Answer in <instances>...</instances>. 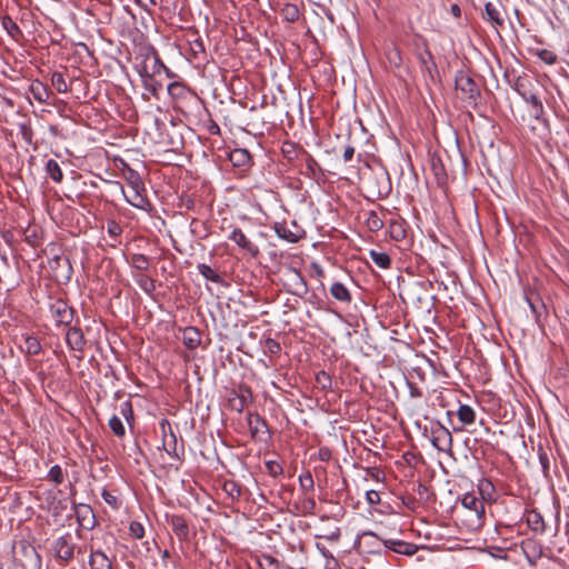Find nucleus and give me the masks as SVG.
Segmentation results:
<instances>
[{"mask_svg": "<svg viewBox=\"0 0 569 569\" xmlns=\"http://www.w3.org/2000/svg\"><path fill=\"white\" fill-rule=\"evenodd\" d=\"M363 184L367 192L377 199L387 198L392 190L389 173L385 168L372 170L367 177H365Z\"/></svg>", "mask_w": 569, "mask_h": 569, "instance_id": "f257e3e1", "label": "nucleus"}, {"mask_svg": "<svg viewBox=\"0 0 569 569\" xmlns=\"http://www.w3.org/2000/svg\"><path fill=\"white\" fill-rule=\"evenodd\" d=\"M455 88L460 99L471 108H476L480 100V88L476 81L463 70H458L455 76Z\"/></svg>", "mask_w": 569, "mask_h": 569, "instance_id": "f03ea898", "label": "nucleus"}, {"mask_svg": "<svg viewBox=\"0 0 569 569\" xmlns=\"http://www.w3.org/2000/svg\"><path fill=\"white\" fill-rule=\"evenodd\" d=\"M77 548L74 537L71 532H64L57 537L52 540L50 546L54 559L62 566H67L73 560Z\"/></svg>", "mask_w": 569, "mask_h": 569, "instance_id": "7ed1b4c3", "label": "nucleus"}, {"mask_svg": "<svg viewBox=\"0 0 569 569\" xmlns=\"http://www.w3.org/2000/svg\"><path fill=\"white\" fill-rule=\"evenodd\" d=\"M14 561L22 569H41V556L36 547L28 541L21 540L17 547L13 548Z\"/></svg>", "mask_w": 569, "mask_h": 569, "instance_id": "20e7f679", "label": "nucleus"}, {"mask_svg": "<svg viewBox=\"0 0 569 569\" xmlns=\"http://www.w3.org/2000/svg\"><path fill=\"white\" fill-rule=\"evenodd\" d=\"M461 506L469 512V526L479 529L485 522V502L475 493L467 492L461 498Z\"/></svg>", "mask_w": 569, "mask_h": 569, "instance_id": "39448f33", "label": "nucleus"}, {"mask_svg": "<svg viewBox=\"0 0 569 569\" xmlns=\"http://www.w3.org/2000/svg\"><path fill=\"white\" fill-rule=\"evenodd\" d=\"M49 312L57 326H69L74 318V309L60 298L50 301Z\"/></svg>", "mask_w": 569, "mask_h": 569, "instance_id": "423d86ee", "label": "nucleus"}, {"mask_svg": "<svg viewBox=\"0 0 569 569\" xmlns=\"http://www.w3.org/2000/svg\"><path fill=\"white\" fill-rule=\"evenodd\" d=\"M385 537L372 531H363L357 541V547L362 553H380L383 547Z\"/></svg>", "mask_w": 569, "mask_h": 569, "instance_id": "0eeeda50", "label": "nucleus"}, {"mask_svg": "<svg viewBox=\"0 0 569 569\" xmlns=\"http://www.w3.org/2000/svg\"><path fill=\"white\" fill-rule=\"evenodd\" d=\"M273 230L280 239L291 243L298 242L305 237V230L301 229L296 221H291L290 224L287 222H276Z\"/></svg>", "mask_w": 569, "mask_h": 569, "instance_id": "6e6552de", "label": "nucleus"}, {"mask_svg": "<svg viewBox=\"0 0 569 569\" xmlns=\"http://www.w3.org/2000/svg\"><path fill=\"white\" fill-rule=\"evenodd\" d=\"M116 183L119 184L122 193L126 197V200L132 207H134L137 209L144 210V211H151L152 204H151V202L149 201V199L147 197V189L144 187V182H141V188L131 187L130 188L131 189V194H129V196H127L124 193L123 187L119 182H116Z\"/></svg>", "mask_w": 569, "mask_h": 569, "instance_id": "1a4fd4ad", "label": "nucleus"}, {"mask_svg": "<svg viewBox=\"0 0 569 569\" xmlns=\"http://www.w3.org/2000/svg\"><path fill=\"white\" fill-rule=\"evenodd\" d=\"M423 50L417 53V58L420 63L422 72L427 73L429 79L435 82L438 77V67L435 61L433 54L431 53L426 40L422 42Z\"/></svg>", "mask_w": 569, "mask_h": 569, "instance_id": "9d476101", "label": "nucleus"}, {"mask_svg": "<svg viewBox=\"0 0 569 569\" xmlns=\"http://www.w3.org/2000/svg\"><path fill=\"white\" fill-rule=\"evenodd\" d=\"M431 442L438 451L449 452L452 449V436L448 428L442 425L431 429Z\"/></svg>", "mask_w": 569, "mask_h": 569, "instance_id": "9b49d317", "label": "nucleus"}, {"mask_svg": "<svg viewBox=\"0 0 569 569\" xmlns=\"http://www.w3.org/2000/svg\"><path fill=\"white\" fill-rule=\"evenodd\" d=\"M288 291L298 297H303L308 292V284L301 272L296 268H290L287 273Z\"/></svg>", "mask_w": 569, "mask_h": 569, "instance_id": "f8f14e48", "label": "nucleus"}, {"mask_svg": "<svg viewBox=\"0 0 569 569\" xmlns=\"http://www.w3.org/2000/svg\"><path fill=\"white\" fill-rule=\"evenodd\" d=\"M74 515L79 527L86 530H92L96 526V516L92 508L86 503H79L74 507Z\"/></svg>", "mask_w": 569, "mask_h": 569, "instance_id": "ddd939ff", "label": "nucleus"}, {"mask_svg": "<svg viewBox=\"0 0 569 569\" xmlns=\"http://www.w3.org/2000/svg\"><path fill=\"white\" fill-rule=\"evenodd\" d=\"M521 550L529 562V565L535 566L537 561L542 557L543 555V547L542 545L536 540V539H525L521 541Z\"/></svg>", "mask_w": 569, "mask_h": 569, "instance_id": "4468645a", "label": "nucleus"}, {"mask_svg": "<svg viewBox=\"0 0 569 569\" xmlns=\"http://www.w3.org/2000/svg\"><path fill=\"white\" fill-rule=\"evenodd\" d=\"M228 238L239 248L246 250L251 257L256 258L259 256L260 251L258 246L249 240L240 228H234Z\"/></svg>", "mask_w": 569, "mask_h": 569, "instance_id": "2eb2a0df", "label": "nucleus"}, {"mask_svg": "<svg viewBox=\"0 0 569 569\" xmlns=\"http://www.w3.org/2000/svg\"><path fill=\"white\" fill-rule=\"evenodd\" d=\"M167 523L171 527L172 532L180 541L189 539V526L186 519L180 515H167Z\"/></svg>", "mask_w": 569, "mask_h": 569, "instance_id": "dca6fc26", "label": "nucleus"}, {"mask_svg": "<svg viewBox=\"0 0 569 569\" xmlns=\"http://www.w3.org/2000/svg\"><path fill=\"white\" fill-rule=\"evenodd\" d=\"M383 547L389 551L403 556H413L419 549L415 543L392 538L383 539Z\"/></svg>", "mask_w": 569, "mask_h": 569, "instance_id": "f3484780", "label": "nucleus"}, {"mask_svg": "<svg viewBox=\"0 0 569 569\" xmlns=\"http://www.w3.org/2000/svg\"><path fill=\"white\" fill-rule=\"evenodd\" d=\"M66 343L71 350L78 351L80 353L83 352L87 340L80 327H69L66 332Z\"/></svg>", "mask_w": 569, "mask_h": 569, "instance_id": "a211bd4d", "label": "nucleus"}, {"mask_svg": "<svg viewBox=\"0 0 569 569\" xmlns=\"http://www.w3.org/2000/svg\"><path fill=\"white\" fill-rule=\"evenodd\" d=\"M247 421L252 438L262 439V436H269L268 425L260 415L249 412Z\"/></svg>", "mask_w": 569, "mask_h": 569, "instance_id": "6ab92c4d", "label": "nucleus"}, {"mask_svg": "<svg viewBox=\"0 0 569 569\" xmlns=\"http://www.w3.org/2000/svg\"><path fill=\"white\" fill-rule=\"evenodd\" d=\"M525 519L529 529L538 535H543L546 532L547 526L542 515L536 510L531 509L526 511Z\"/></svg>", "mask_w": 569, "mask_h": 569, "instance_id": "aec40b11", "label": "nucleus"}, {"mask_svg": "<svg viewBox=\"0 0 569 569\" xmlns=\"http://www.w3.org/2000/svg\"><path fill=\"white\" fill-rule=\"evenodd\" d=\"M89 566L91 569H112V562L101 549L90 547Z\"/></svg>", "mask_w": 569, "mask_h": 569, "instance_id": "412c9836", "label": "nucleus"}, {"mask_svg": "<svg viewBox=\"0 0 569 569\" xmlns=\"http://www.w3.org/2000/svg\"><path fill=\"white\" fill-rule=\"evenodd\" d=\"M229 160L233 167L247 169L251 164V154L247 149L237 148L229 153Z\"/></svg>", "mask_w": 569, "mask_h": 569, "instance_id": "4be33fe9", "label": "nucleus"}, {"mask_svg": "<svg viewBox=\"0 0 569 569\" xmlns=\"http://www.w3.org/2000/svg\"><path fill=\"white\" fill-rule=\"evenodd\" d=\"M29 92L32 94L33 99H36L40 103H48L51 91L47 84L41 82L40 80H33L29 87Z\"/></svg>", "mask_w": 569, "mask_h": 569, "instance_id": "5701e85b", "label": "nucleus"}, {"mask_svg": "<svg viewBox=\"0 0 569 569\" xmlns=\"http://www.w3.org/2000/svg\"><path fill=\"white\" fill-rule=\"evenodd\" d=\"M182 342L188 349L194 350L201 343L200 331L196 327H187L182 331Z\"/></svg>", "mask_w": 569, "mask_h": 569, "instance_id": "b1692460", "label": "nucleus"}, {"mask_svg": "<svg viewBox=\"0 0 569 569\" xmlns=\"http://www.w3.org/2000/svg\"><path fill=\"white\" fill-rule=\"evenodd\" d=\"M252 395L249 388L240 389L234 398L230 399L231 409L241 412L251 402Z\"/></svg>", "mask_w": 569, "mask_h": 569, "instance_id": "393cba45", "label": "nucleus"}, {"mask_svg": "<svg viewBox=\"0 0 569 569\" xmlns=\"http://www.w3.org/2000/svg\"><path fill=\"white\" fill-rule=\"evenodd\" d=\"M330 293L336 300H338L342 303H346V305H349L352 300V296H351L350 291L348 290V288L339 281L333 282L331 284Z\"/></svg>", "mask_w": 569, "mask_h": 569, "instance_id": "a878e982", "label": "nucleus"}, {"mask_svg": "<svg viewBox=\"0 0 569 569\" xmlns=\"http://www.w3.org/2000/svg\"><path fill=\"white\" fill-rule=\"evenodd\" d=\"M197 269L199 273L208 281L221 284V286H228V283L224 281V279L219 274L218 271L212 269L210 266L206 263H199L197 266Z\"/></svg>", "mask_w": 569, "mask_h": 569, "instance_id": "bb28decb", "label": "nucleus"}, {"mask_svg": "<svg viewBox=\"0 0 569 569\" xmlns=\"http://www.w3.org/2000/svg\"><path fill=\"white\" fill-rule=\"evenodd\" d=\"M1 26L12 39L18 40L22 37L21 29L10 16H3L1 18Z\"/></svg>", "mask_w": 569, "mask_h": 569, "instance_id": "cd10ccee", "label": "nucleus"}, {"mask_svg": "<svg viewBox=\"0 0 569 569\" xmlns=\"http://www.w3.org/2000/svg\"><path fill=\"white\" fill-rule=\"evenodd\" d=\"M139 76L141 77L144 88L152 94H157L158 90L161 88V84L154 79L153 74H150L147 71V68L143 67L139 70Z\"/></svg>", "mask_w": 569, "mask_h": 569, "instance_id": "c85d7f7f", "label": "nucleus"}, {"mask_svg": "<svg viewBox=\"0 0 569 569\" xmlns=\"http://www.w3.org/2000/svg\"><path fill=\"white\" fill-rule=\"evenodd\" d=\"M526 300L529 305L531 312L535 315L536 321L540 323L541 320L547 316L546 305L541 300H532V298L529 296L526 297Z\"/></svg>", "mask_w": 569, "mask_h": 569, "instance_id": "c756f323", "label": "nucleus"}, {"mask_svg": "<svg viewBox=\"0 0 569 569\" xmlns=\"http://www.w3.org/2000/svg\"><path fill=\"white\" fill-rule=\"evenodd\" d=\"M457 416L463 426L472 425L476 420V412L469 405H460Z\"/></svg>", "mask_w": 569, "mask_h": 569, "instance_id": "7c9ffc66", "label": "nucleus"}, {"mask_svg": "<svg viewBox=\"0 0 569 569\" xmlns=\"http://www.w3.org/2000/svg\"><path fill=\"white\" fill-rule=\"evenodd\" d=\"M133 278L143 292H146L149 296H152V293L156 290V281L151 277L139 273L136 274Z\"/></svg>", "mask_w": 569, "mask_h": 569, "instance_id": "2f4dec72", "label": "nucleus"}, {"mask_svg": "<svg viewBox=\"0 0 569 569\" xmlns=\"http://www.w3.org/2000/svg\"><path fill=\"white\" fill-rule=\"evenodd\" d=\"M478 491L483 502H491L493 500L495 487L489 480L481 479L478 483Z\"/></svg>", "mask_w": 569, "mask_h": 569, "instance_id": "473e14b6", "label": "nucleus"}, {"mask_svg": "<svg viewBox=\"0 0 569 569\" xmlns=\"http://www.w3.org/2000/svg\"><path fill=\"white\" fill-rule=\"evenodd\" d=\"M281 17L288 22H296L300 17V10L295 3H284L280 10Z\"/></svg>", "mask_w": 569, "mask_h": 569, "instance_id": "72a5a7b5", "label": "nucleus"}, {"mask_svg": "<svg viewBox=\"0 0 569 569\" xmlns=\"http://www.w3.org/2000/svg\"><path fill=\"white\" fill-rule=\"evenodd\" d=\"M46 172L54 182L59 183L63 179L62 170H61L59 163L54 159H49L47 161Z\"/></svg>", "mask_w": 569, "mask_h": 569, "instance_id": "f704fd0d", "label": "nucleus"}, {"mask_svg": "<svg viewBox=\"0 0 569 569\" xmlns=\"http://www.w3.org/2000/svg\"><path fill=\"white\" fill-rule=\"evenodd\" d=\"M129 262L138 271H147L150 266L149 258L143 253H132Z\"/></svg>", "mask_w": 569, "mask_h": 569, "instance_id": "c9c22d12", "label": "nucleus"}, {"mask_svg": "<svg viewBox=\"0 0 569 569\" xmlns=\"http://www.w3.org/2000/svg\"><path fill=\"white\" fill-rule=\"evenodd\" d=\"M256 560L261 569H280L279 560L270 555L261 553L257 556Z\"/></svg>", "mask_w": 569, "mask_h": 569, "instance_id": "e433bc0d", "label": "nucleus"}, {"mask_svg": "<svg viewBox=\"0 0 569 569\" xmlns=\"http://www.w3.org/2000/svg\"><path fill=\"white\" fill-rule=\"evenodd\" d=\"M369 256L373 263L381 269H388L391 264L389 254L383 251L370 250Z\"/></svg>", "mask_w": 569, "mask_h": 569, "instance_id": "4c0bfd02", "label": "nucleus"}, {"mask_svg": "<svg viewBox=\"0 0 569 569\" xmlns=\"http://www.w3.org/2000/svg\"><path fill=\"white\" fill-rule=\"evenodd\" d=\"M366 216L367 217L365 223L370 231L376 232L382 229L383 221L376 211L370 210L366 213Z\"/></svg>", "mask_w": 569, "mask_h": 569, "instance_id": "58836bf2", "label": "nucleus"}, {"mask_svg": "<svg viewBox=\"0 0 569 569\" xmlns=\"http://www.w3.org/2000/svg\"><path fill=\"white\" fill-rule=\"evenodd\" d=\"M51 86L59 92V93H67L69 91L68 83L66 81V78L62 72L54 71L51 74Z\"/></svg>", "mask_w": 569, "mask_h": 569, "instance_id": "ea45409f", "label": "nucleus"}, {"mask_svg": "<svg viewBox=\"0 0 569 569\" xmlns=\"http://www.w3.org/2000/svg\"><path fill=\"white\" fill-rule=\"evenodd\" d=\"M189 47L191 51V56L193 59H198L200 56L206 54V48L202 39L199 36H196L193 39H190Z\"/></svg>", "mask_w": 569, "mask_h": 569, "instance_id": "a19ab883", "label": "nucleus"}, {"mask_svg": "<svg viewBox=\"0 0 569 569\" xmlns=\"http://www.w3.org/2000/svg\"><path fill=\"white\" fill-rule=\"evenodd\" d=\"M485 12H486L487 19L490 22H492L493 24H498V26L502 24L503 20L500 17V11L493 3L487 2L485 4Z\"/></svg>", "mask_w": 569, "mask_h": 569, "instance_id": "79ce46f5", "label": "nucleus"}, {"mask_svg": "<svg viewBox=\"0 0 569 569\" xmlns=\"http://www.w3.org/2000/svg\"><path fill=\"white\" fill-rule=\"evenodd\" d=\"M23 349L28 355L36 356L41 351L40 341L36 337L27 336Z\"/></svg>", "mask_w": 569, "mask_h": 569, "instance_id": "37998d69", "label": "nucleus"}, {"mask_svg": "<svg viewBox=\"0 0 569 569\" xmlns=\"http://www.w3.org/2000/svg\"><path fill=\"white\" fill-rule=\"evenodd\" d=\"M109 428L111 429V431L114 433V436H117L118 438H122L124 437L126 435V428L121 421V419L113 415L110 419H109Z\"/></svg>", "mask_w": 569, "mask_h": 569, "instance_id": "c03bdc74", "label": "nucleus"}, {"mask_svg": "<svg viewBox=\"0 0 569 569\" xmlns=\"http://www.w3.org/2000/svg\"><path fill=\"white\" fill-rule=\"evenodd\" d=\"M47 479L58 486L64 480V471L59 465H54L49 469Z\"/></svg>", "mask_w": 569, "mask_h": 569, "instance_id": "a18cd8bd", "label": "nucleus"}, {"mask_svg": "<svg viewBox=\"0 0 569 569\" xmlns=\"http://www.w3.org/2000/svg\"><path fill=\"white\" fill-rule=\"evenodd\" d=\"M187 92L188 88L181 82L173 81L168 84V93L172 98H183Z\"/></svg>", "mask_w": 569, "mask_h": 569, "instance_id": "49530a36", "label": "nucleus"}, {"mask_svg": "<svg viewBox=\"0 0 569 569\" xmlns=\"http://www.w3.org/2000/svg\"><path fill=\"white\" fill-rule=\"evenodd\" d=\"M122 178L126 180L129 188H131V187L141 188V182H143L140 173L134 169L128 170L127 174H124Z\"/></svg>", "mask_w": 569, "mask_h": 569, "instance_id": "de8ad7c7", "label": "nucleus"}, {"mask_svg": "<svg viewBox=\"0 0 569 569\" xmlns=\"http://www.w3.org/2000/svg\"><path fill=\"white\" fill-rule=\"evenodd\" d=\"M223 490L232 499H237L241 496V486L233 480H228L223 483Z\"/></svg>", "mask_w": 569, "mask_h": 569, "instance_id": "09e8293b", "label": "nucleus"}, {"mask_svg": "<svg viewBox=\"0 0 569 569\" xmlns=\"http://www.w3.org/2000/svg\"><path fill=\"white\" fill-rule=\"evenodd\" d=\"M316 382L322 390H330L332 387V379L330 375L323 370L316 375Z\"/></svg>", "mask_w": 569, "mask_h": 569, "instance_id": "8fccbe9b", "label": "nucleus"}, {"mask_svg": "<svg viewBox=\"0 0 569 569\" xmlns=\"http://www.w3.org/2000/svg\"><path fill=\"white\" fill-rule=\"evenodd\" d=\"M298 480L302 491L308 492L313 490L315 481L312 475L309 471L301 473Z\"/></svg>", "mask_w": 569, "mask_h": 569, "instance_id": "3c124183", "label": "nucleus"}, {"mask_svg": "<svg viewBox=\"0 0 569 569\" xmlns=\"http://www.w3.org/2000/svg\"><path fill=\"white\" fill-rule=\"evenodd\" d=\"M299 512L302 515H311L316 508V501L312 497H302L300 500Z\"/></svg>", "mask_w": 569, "mask_h": 569, "instance_id": "603ef678", "label": "nucleus"}, {"mask_svg": "<svg viewBox=\"0 0 569 569\" xmlns=\"http://www.w3.org/2000/svg\"><path fill=\"white\" fill-rule=\"evenodd\" d=\"M264 466L267 472L273 478L283 473V468L281 463L276 460H268L266 461Z\"/></svg>", "mask_w": 569, "mask_h": 569, "instance_id": "864d4df0", "label": "nucleus"}, {"mask_svg": "<svg viewBox=\"0 0 569 569\" xmlns=\"http://www.w3.org/2000/svg\"><path fill=\"white\" fill-rule=\"evenodd\" d=\"M539 462L542 469V473L546 478L549 477V470H550V458L548 453L542 449L539 448L538 451Z\"/></svg>", "mask_w": 569, "mask_h": 569, "instance_id": "5fc2aeb1", "label": "nucleus"}, {"mask_svg": "<svg viewBox=\"0 0 569 569\" xmlns=\"http://www.w3.org/2000/svg\"><path fill=\"white\" fill-rule=\"evenodd\" d=\"M537 54L546 64L552 66L557 62V54L551 50L541 49Z\"/></svg>", "mask_w": 569, "mask_h": 569, "instance_id": "6e6d98bb", "label": "nucleus"}, {"mask_svg": "<svg viewBox=\"0 0 569 569\" xmlns=\"http://www.w3.org/2000/svg\"><path fill=\"white\" fill-rule=\"evenodd\" d=\"M130 536L134 539H141L144 536V528L139 521H131L129 525Z\"/></svg>", "mask_w": 569, "mask_h": 569, "instance_id": "4d7b16f0", "label": "nucleus"}, {"mask_svg": "<svg viewBox=\"0 0 569 569\" xmlns=\"http://www.w3.org/2000/svg\"><path fill=\"white\" fill-rule=\"evenodd\" d=\"M120 412L121 415L123 416V418L126 419V421L131 425L132 421H133V409H132V403L127 400V401H123L120 406Z\"/></svg>", "mask_w": 569, "mask_h": 569, "instance_id": "13d9d810", "label": "nucleus"}, {"mask_svg": "<svg viewBox=\"0 0 569 569\" xmlns=\"http://www.w3.org/2000/svg\"><path fill=\"white\" fill-rule=\"evenodd\" d=\"M263 349H264V351H267L271 355H278L281 351V346L273 338H267L263 341Z\"/></svg>", "mask_w": 569, "mask_h": 569, "instance_id": "bf43d9fd", "label": "nucleus"}, {"mask_svg": "<svg viewBox=\"0 0 569 569\" xmlns=\"http://www.w3.org/2000/svg\"><path fill=\"white\" fill-rule=\"evenodd\" d=\"M101 497L104 500L107 505H109L112 509L117 510L119 508V500L118 498L109 492L107 489H103L101 492Z\"/></svg>", "mask_w": 569, "mask_h": 569, "instance_id": "052dcab7", "label": "nucleus"}, {"mask_svg": "<svg viewBox=\"0 0 569 569\" xmlns=\"http://www.w3.org/2000/svg\"><path fill=\"white\" fill-rule=\"evenodd\" d=\"M108 234L112 238H118L122 233V227L114 220H109L107 224Z\"/></svg>", "mask_w": 569, "mask_h": 569, "instance_id": "680f3d73", "label": "nucleus"}, {"mask_svg": "<svg viewBox=\"0 0 569 569\" xmlns=\"http://www.w3.org/2000/svg\"><path fill=\"white\" fill-rule=\"evenodd\" d=\"M388 60L395 67H400L402 63L400 50L398 48H393L392 50H390L388 53Z\"/></svg>", "mask_w": 569, "mask_h": 569, "instance_id": "e2e57ef3", "label": "nucleus"}, {"mask_svg": "<svg viewBox=\"0 0 569 569\" xmlns=\"http://www.w3.org/2000/svg\"><path fill=\"white\" fill-rule=\"evenodd\" d=\"M527 101L533 108V110L536 112V117H538L539 113H541L543 111L542 102L540 101V99L536 94H533V93L530 94L529 98L527 99Z\"/></svg>", "mask_w": 569, "mask_h": 569, "instance_id": "0e129e2a", "label": "nucleus"}, {"mask_svg": "<svg viewBox=\"0 0 569 569\" xmlns=\"http://www.w3.org/2000/svg\"><path fill=\"white\" fill-rule=\"evenodd\" d=\"M19 129H20V133H21L22 139L27 143H31L32 142V138H33V132H32V129L30 128V126L22 123V124L19 126Z\"/></svg>", "mask_w": 569, "mask_h": 569, "instance_id": "69168bd1", "label": "nucleus"}, {"mask_svg": "<svg viewBox=\"0 0 569 569\" xmlns=\"http://www.w3.org/2000/svg\"><path fill=\"white\" fill-rule=\"evenodd\" d=\"M366 500L370 506L379 505L381 501L380 493L377 490H368L366 492Z\"/></svg>", "mask_w": 569, "mask_h": 569, "instance_id": "338daca9", "label": "nucleus"}, {"mask_svg": "<svg viewBox=\"0 0 569 569\" xmlns=\"http://www.w3.org/2000/svg\"><path fill=\"white\" fill-rule=\"evenodd\" d=\"M306 167H307V170L310 172V174L315 176L316 174V171L319 170V164L317 162V160L311 157V156H308L307 157V160H306Z\"/></svg>", "mask_w": 569, "mask_h": 569, "instance_id": "774afa93", "label": "nucleus"}]
</instances>
